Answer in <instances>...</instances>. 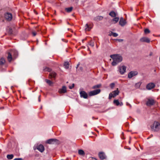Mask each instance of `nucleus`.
Here are the masks:
<instances>
[{
	"label": "nucleus",
	"mask_w": 160,
	"mask_h": 160,
	"mask_svg": "<svg viewBox=\"0 0 160 160\" xmlns=\"http://www.w3.org/2000/svg\"><path fill=\"white\" fill-rule=\"evenodd\" d=\"M109 35V36H111L112 35L113 37H116L118 36V34L115 32H111V34L110 33Z\"/></svg>",
	"instance_id": "obj_31"
},
{
	"label": "nucleus",
	"mask_w": 160,
	"mask_h": 160,
	"mask_svg": "<svg viewBox=\"0 0 160 160\" xmlns=\"http://www.w3.org/2000/svg\"><path fill=\"white\" fill-rule=\"evenodd\" d=\"M4 17L8 21H11L12 19V14L9 12H7L4 14Z\"/></svg>",
	"instance_id": "obj_7"
},
{
	"label": "nucleus",
	"mask_w": 160,
	"mask_h": 160,
	"mask_svg": "<svg viewBox=\"0 0 160 160\" xmlns=\"http://www.w3.org/2000/svg\"><path fill=\"white\" fill-rule=\"evenodd\" d=\"M155 102V101L153 99L148 98L147 99L146 104L147 106L150 107L154 104Z\"/></svg>",
	"instance_id": "obj_4"
},
{
	"label": "nucleus",
	"mask_w": 160,
	"mask_h": 160,
	"mask_svg": "<svg viewBox=\"0 0 160 160\" xmlns=\"http://www.w3.org/2000/svg\"><path fill=\"white\" fill-rule=\"evenodd\" d=\"M45 81L50 86H52L53 83V82L52 81L48 79H45Z\"/></svg>",
	"instance_id": "obj_23"
},
{
	"label": "nucleus",
	"mask_w": 160,
	"mask_h": 160,
	"mask_svg": "<svg viewBox=\"0 0 160 160\" xmlns=\"http://www.w3.org/2000/svg\"><path fill=\"white\" fill-rule=\"evenodd\" d=\"M127 105H129V106H130V107H131V105L129 103H127Z\"/></svg>",
	"instance_id": "obj_42"
},
{
	"label": "nucleus",
	"mask_w": 160,
	"mask_h": 160,
	"mask_svg": "<svg viewBox=\"0 0 160 160\" xmlns=\"http://www.w3.org/2000/svg\"><path fill=\"white\" fill-rule=\"evenodd\" d=\"M154 71H155H155H156V70H154Z\"/></svg>",
	"instance_id": "obj_50"
},
{
	"label": "nucleus",
	"mask_w": 160,
	"mask_h": 160,
	"mask_svg": "<svg viewBox=\"0 0 160 160\" xmlns=\"http://www.w3.org/2000/svg\"><path fill=\"white\" fill-rule=\"evenodd\" d=\"M86 31H89L92 27V24L87 23L85 26Z\"/></svg>",
	"instance_id": "obj_16"
},
{
	"label": "nucleus",
	"mask_w": 160,
	"mask_h": 160,
	"mask_svg": "<svg viewBox=\"0 0 160 160\" xmlns=\"http://www.w3.org/2000/svg\"><path fill=\"white\" fill-rule=\"evenodd\" d=\"M29 84L30 85V81H29Z\"/></svg>",
	"instance_id": "obj_45"
},
{
	"label": "nucleus",
	"mask_w": 160,
	"mask_h": 160,
	"mask_svg": "<svg viewBox=\"0 0 160 160\" xmlns=\"http://www.w3.org/2000/svg\"><path fill=\"white\" fill-rule=\"evenodd\" d=\"M5 62V59L2 58L0 59V65H2L4 64Z\"/></svg>",
	"instance_id": "obj_26"
},
{
	"label": "nucleus",
	"mask_w": 160,
	"mask_h": 160,
	"mask_svg": "<svg viewBox=\"0 0 160 160\" xmlns=\"http://www.w3.org/2000/svg\"><path fill=\"white\" fill-rule=\"evenodd\" d=\"M103 18V17L101 16H98L94 18V20L97 21L101 20Z\"/></svg>",
	"instance_id": "obj_21"
},
{
	"label": "nucleus",
	"mask_w": 160,
	"mask_h": 160,
	"mask_svg": "<svg viewBox=\"0 0 160 160\" xmlns=\"http://www.w3.org/2000/svg\"><path fill=\"white\" fill-rule=\"evenodd\" d=\"M32 34L33 36H35L37 34V33L35 32H32Z\"/></svg>",
	"instance_id": "obj_38"
},
{
	"label": "nucleus",
	"mask_w": 160,
	"mask_h": 160,
	"mask_svg": "<svg viewBox=\"0 0 160 160\" xmlns=\"http://www.w3.org/2000/svg\"><path fill=\"white\" fill-rule=\"evenodd\" d=\"M119 20V18L118 17H114V18L112 20V21H113L115 22L114 23H115L118 22V20Z\"/></svg>",
	"instance_id": "obj_30"
},
{
	"label": "nucleus",
	"mask_w": 160,
	"mask_h": 160,
	"mask_svg": "<svg viewBox=\"0 0 160 160\" xmlns=\"http://www.w3.org/2000/svg\"><path fill=\"white\" fill-rule=\"evenodd\" d=\"M63 160V159H62V160Z\"/></svg>",
	"instance_id": "obj_51"
},
{
	"label": "nucleus",
	"mask_w": 160,
	"mask_h": 160,
	"mask_svg": "<svg viewBox=\"0 0 160 160\" xmlns=\"http://www.w3.org/2000/svg\"><path fill=\"white\" fill-rule=\"evenodd\" d=\"M110 57L113 60L112 64L113 66L116 65L119 62H121L122 60V57L118 55H111Z\"/></svg>",
	"instance_id": "obj_1"
},
{
	"label": "nucleus",
	"mask_w": 160,
	"mask_h": 160,
	"mask_svg": "<svg viewBox=\"0 0 160 160\" xmlns=\"http://www.w3.org/2000/svg\"><path fill=\"white\" fill-rule=\"evenodd\" d=\"M58 92L60 94L66 93L67 92L66 87L64 86H63L61 88L59 89Z\"/></svg>",
	"instance_id": "obj_10"
},
{
	"label": "nucleus",
	"mask_w": 160,
	"mask_h": 160,
	"mask_svg": "<svg viewBox=\"0 0 160 160\" xmlns=\"http://www.w3.org/2000/svg\"><path fill=\"white\" fill-rule=\"evenodd\" d=\"M126 22L123 18H121L119 22V24L122 26H123L125 25Z\"/></svg>",
	"instance_id": "obj_18"
},
{
	"label": "nucleus",
	"mask_w": 160,
	"mask_h": 160,
	"mask_svg": "<svg viewBox=\"0 0 160 160\" xmlns=\"http://www.w3.org/2000/svg\"><path fill=\"white\" fill-rule=\"evenodd\" d=\"M89 45L91 46L92 47H93L94 46V43L93 42H92V41H91L89 43Z\"/></svg>",
	"instance_id": "obj_35"
},
{
	"label": "nucleus",
	"mask_w": 160,
	"mask_h": 160,
	"mask_svg": "<svg viewBox=\"0 0 160 160\" xmlns=\"http://www.w3.org/2000/svg\"><path fill=\"white\" fill-rule=\"evenodd\" d=\"M152 54V53H151L150 54V55H151Z\"/></svg>",
	"instance_id": "obj_48"
},
{
	"label": "nucleus",
	"mask_w": 160,
	"mask_h": 160,
	"mask_svg": "<svg viewBox=\"0 0 160 160\" xmlns=\"http://www.w3.org/2000/svg\"><path fill=\"white\" fill-rule=\"evenodd\" d=\"M80 94L81 97L83 98H88V94L85 91H81L80 92Z\"/></svg>",
	"instance_id": "obj_13"
},
{
	"label": "nucleus",
	"mask_w": 160,
	"mask_h": 160,
	"mask_svg": "<svg viewBox=\"0 0 160 160\" xmlns=\"http://www.w3.org/2000/svg\"><path fill=\"white\" fill-rule=\"evenodd\" d=\"M88 50H89V48H88Z\"/></svg>",
	"instance_id": "obj_47"
},
{
	"label": "nucleus",
	"mask_w": 160,
	"mask_h": 160,
	"mask_svg": "<svg viewBox=\"0 0 160 160\" xmlns=\"http://www.w3.org/2000/svg\"><path fill=\"white\" fill-rule=\"evenodd\" d=\"M126 67L125 66H120L119 67L118 70L121 74H123L126 72Z\"/></svg>",
	"instance_id": "obj_6"
},
{
	"label": "nucleus",
	"mask_w": 160,
	"mask_h": 160,
	"mask_svg": "<svg viewBox=\"0 0 160 160\" xmlns=\"http://www.w3.org/2000/svg\"><path fill=\"white\" fill-rule=\"evenodd\" d=\"M101 86V84H98L94 85L92 87V89H95L96 88H99Z\"/></svg>",
	"instance_id": "obj_32"
},
{
	"label": "nucleus",
	"mask_w": 160,
	"mask_h": 160,
	"mask_svg": "<svg viewBox=\"0 0 160 160\" xmlns=\"http://www.w3.org/2000/svg\"><path fill=\"white\" fill-rule=\"evenodd\" d=\"M155 85L154 83L151 82L148 83L146 86V88L148 90H151L153 88L155 87Z\"/></svg>",
	"instance_id": "obj_11"
},
{
	"label": "nucleus",
	"mask_w": 160,
	"mask_h": 160,
	"mask_svg": "<svg viewBox=\"0 0 160 160\" xmlns=\"http://www.w3.org/2000/svg\"><path fill=\"white\" fill-rule=\"evenodd\" d=\"M64 66L65 68L66 69L68 68L69 66V62H65Z\"/></svg>",
	"instance_id": "obj_25"
},
{
	"label": "nucleus",
	"mask_w": 160,
	"mask_h": 160,
	"mask_svg": "<svg viewBox=\"0 0 160 160\" xmlns=\"http://www.w3.org/2000/svg\"><path fill=\"white\" fill-rule=\"evenodd\" d=\"M141 85V83L140 82L136 83L135 85V87L136 88H139Z\"/></svg>",
	"instance_id": "obj_33"
},
{
	"label": "nucleus",
	"mask_w": 160,
	"mask_h": 160,
	"mask_svg": "<svg viewBox=\"0 0 160 160\" xmlns=\"http://www.w3.org/2000/svg\"><path fill=\"white\" fill-rule=\"evenodd\" d=\"M101 90L100 89H98L94 90L88 93L89 96H91L97 95L100 93Z\"/></svg>",
	"instance_id": "obj_5"
},
{
	"label": "nucleus",
	"mask_w": 160,
	"mask_h": 160,
	"mask_svg": "<svg viewBox=\"0 0 160 160\" xmlns=\"http://www.w3.org/2000/svg\"><path fill=\"white\" fill-rule=\"evenodd\" d=\"M58 140L56 139H50L47 140L46 143L49 144H53L55 143H58Z\"/></svg>",
	"instance_id": "obj_8"
},
{
	"label": "nucleus",
	"mask_w": 160,
	"mask_h": 160,
	"mask_svg": "<svg viewBox=\"0 0 160 160\" xmlns=\"http://www.w3.org/2000/svg\"><path fill=\"white\" fill-rule=\"evenodd\" d=\"M84 126H86V127L87 126V125L86 124H85Z\"/></svg>",
	"instance_id": "obj_46"
},
{
	"label": "nucleus",
	"mask_w": 160,
	"mask_h": 160,
	"mask_svg": "<svg viewBox=\"0 0 160 160\" xmlns=\"http://www.w3.org/2000/svg\"><path fill=\"white\" fill-rule=\"evenodd\" d=\"M151 128L154 131H158L160 130V122L155 121L153 125L151 126Z\"/></svg>",
	"instance_id": "obj_2"
},
{
	"label": "nucleus",
	"mask_w": 160,
	"mask_h": 160,
	"mask_svg": "<svg viewBox=\"0 0 160 160\" xmlns=\"http://www.w3.org/2000/svg\"><path fill=\"white\" fill-rule=\"evenodd\" d=\"M138 74V72L137 71H132L129 72L128 75V77L131 78L134 76H136Z\"/></svg>",
	"instance_id": "obj_9"
},
{
	"label": "nucleus",
	"mask_w": 160,
	"mask_h": 160,
	"mask_svg": "<svg viewBox=\"0 0 160 160\" xmlns=\"http://www.w3.org/2000/svg\"><path fill=\"white\" fill-rule=\"evenodd\" d=\"M79 65V64H77V68H78V67Z\"/></svg>",
	"instance_id": "obj_43"
},
{
	"label": "nucleus",
	"mask_w": 160,
	"mask_h": 160,
	"mask_svg": "<svg viewBox=\"0 0 160 160\" xmlns=\"http://www.w3.org/2000/svg\"><path fill=\"white\" fill-rule=\"evenodd\" d=\"M8 56L7 57V59L9 62H10L12 60V54L10 52H8Z\"/></svg>",
	"instance_id": "obj_20"
},
{
	"label": "nucleus",
	"mask_w": 160,
	"mask_h": 160,
	"mask_svg": "<svg viewBox=\"0 0 160 160\" xmlns=\"http://www.w3.org/2000/svg\"><path fill=\"white\" fill-rule=\"evenodd\" d=\"M13 156H14L13 154H8L7 155V157L8 159L10 160L13 158Z\"/></svg>",
	"instance_id": "obj_29"
},
{
	"label": "nucleus",
	"mask_w": 160,
	"mask_h": 160,
	"mask_svg": "<svg viewBox=\"0 0 160 160\" xmlns=\"http://www.w3.org/2000/svg\"><path fill=\"white\" fill-rule=\"evenodd\" d=\"M113 103L117 106L120 105V106H122L123 105L122 103L121 102L120 103L118 100H114L113 101Z\"/></svg>",
	"instance_id": "obj_19"
},
{
	"label": "nucleus",
	"mask_w": 160,
	"mask_h": 160,
	"mask_svg": "<svg viewBox=\"0 0 160 160\" xmlns=\"http://www.w3.org/2000/svg\"><path fill=\"white\" fill-rule=\"evenodd\" d=\"M151 137H152L153 136V135L152 134H151Z\"/></svg>",
	"instance_id": "obj_44"
},
{
	"label": "nucleus",
	"mask_w": 160,
	"mask_h": 160,
	"mask_svg": "<svg viewBox=\"0 0 160 160\" xmlns=\"http://www.w3.org/2000/svg\"><path fill=\"white\" fill-rule=\"evenodd\" d=\"M52 70L51 68H48L46 67L45 68L43 69V71L44 72H50Z\"/></svg>",
	"instance_id": "obj_28"
},
{
	"label": "nucleus",
	"mask_w": 160,
	"mask_h": 160,
	"mask_svg": "<svg viewBox=\"0 0 160 160\" xmlns=\"http://www.w3.org/2000/svg\"><path fill=\"white\" fill-rule=\"evenodd\" d=\"M119 93V91L118 90V89L117 88V89L114 91L111 92L109 96V99H110L112 98H114L117 95H118Z\"/></svg>",
	"instance_id": "obj_3"
},
{
	"label": "nucleus",
	"mask_w": 160,
	"mask_h": 160,
	"mask_svg": "<svg viewBox=\"0 0 160 160\" xmlns=\"http://www.w3.org/2000/svg\"><path fill=\"white\" fill-rule=\"evenodd\" d=\"M37 149L40 152H42L44 150V147L43 145L40 144L37 147Z\"/></svg>",
	"instance_id": "obj_17"
},
{
	"label": "nucleus",
	"mask_w": 160,
	"mask_h": 160,
	"mask_svg": "<svg viewBox=\"0 0 160 160\" xmlns=\"http://www.w3.org/2000/svg\"><path fill=\"white\" fill-rule=\"evenodd\" d=\"M109 15L111 16L112 17H115L116 16V14L115 13V12H114L113 11H112L111 12H110Z\"/></svg>",
	"instance_id": "obj_22"
},
{
	"label": "nucleus",
	"mask_w": 160,
	"mask_h": 160,
	"mask_svg": "<svg viewBox=\"0 0 160 160\" xmlns=\"http://www.w3.org/2000/svg\"><path fill=\"white\" fill-rule=\"evenodd\" d=\"M140 41L141 42H146L149 43L150 42V39L147 37H143L140 39Z\"/></svg>",
	"instance_id": "obj_14"
},
{
	"label": "nucleus",
	"mask_w": 160,
	"mask_h": 160,
	"mask_svg": "<svg viewBox=\"0 0 160 160\" xmlns=\"http://www.w3.org/2000/svg\"><path fill=\"white\" fill-rule=\"evenodd\" d=\"M98 156L102 160L105 159L106 158L105 153L103 152H100L98 154Z\"/></svg>",
	"instance_id": "obj_15"
},
{
	"label": "nucleus",
	"mask_w": 160,
	"mask_h": 160,
	"mask_svg": "<svg viewBox=\"0 0 160 160\" xmlns=\"http://www.w3.org/2000/svg\"><path fill=\"white\" fill-rule=\"evenodd\" d=\"M41 96L40 95H39V97H38V101L39 102H40L41 100H40V97Z\"/></svg>",
	"instance_id": "obj_40"
},
{
	"label": "nucleus",
	"mask_w": 160,
	"mask_h": 160,
	"mask_svg": "<svg viewBox=\"0 0 160 160\" xmlns=\"http://www.w3.org/2000/svg\"><path fill=\"white\" fill-rule=\"evenodd\" d=\"M95 160H97L95 158Z\"/></svg>",
	"instance_id": "obj_49"
},
{
	"label": "nucleus",
	"mask_w": 160,
	"mask_h": 160,
	"mask_svg": "<svg viewBox=\"0 0 160 160\" xmlns=\"http://www.w3.org/2000/svg\"><path fill=\"white\" fill-rule=\"evenodd\" d=\"M115 86V84L114 83H112L110 85V86L111 88H113Z\"/></svg>",
	"instance_id": "obj_36"
},
{
	"label": "nucleus",
	"mask_w": 160,
	"mask_h": 160,
	"mask_svg": "<svg viewBox=\"0 0 160 160\" xmlns=\"http://www.w3.org/2000/svg\"><path fill=\"white\" fill-rule=\"evenodd\" d=\"M118 40L119 42H121V41H123V40L122 39H118Z\"/></svg>",
	"instance_id": "obj_41"
},
{
	"label": "nucleus",
	"mask_w": 160,
	"mask_h": 160,
	"mask_svg": "<svg viewBox=\"0 0 160 160\" xmlns=\"http://www.w3.org/2000/svg\"><path fill=\"white\" fill-rule=\"evenodd\" d=\"M72 9L73 8L72 7H70L68 8H66L65 9V10L67 12H69L72 11Z\"/></svg>",
	"instance_id": "obj_27"
},
{
	"label": "nucleus",
	"mask_w": 160,
	"mask_h": 160,
	"mask_svg": "<svg viewBox=\"0 0 160 160\" xmlns=\"http://www.w3.org/2000/svg\"><path fill=\"white\" fill-rule=\"evenodd\" d=\"M22 159L21 158H16L13 160H21Z\"/></svg>",
	"instance_id": "obj_39"
},
{
	"label": "nucleus",
	"mask_w": 160,
	"mask_h": 160,
	"mask_svg": "<svg viewBox=\"0 0 160 160\" xmlns=\"http://www.w3.org/2000/svg\"><path fill=\"white\" fill-rule=\"evenodd\" d=\"M57 73L54 72L52 71L51 72L49 75L48 78L50 79L53 78L55 80L57 76Z\"/></svg>",
	"instance_id": "obj_12"
},
{
	"label": "nucleus",
	"mask_w": 160,
	"mask_h": 160,
	"mask_svg": "<svg viewBox=\"0 0 160 160\" xmlns=\"http://www.w3.org/2000/svg\"><path fill=\"white\" fill-rule=\"evenodd\" d=\"M144 33L145 34H147L149 33L150 32V31L148 28H146L144 30Z\"/></svg>",
	"instance_id": "obj_34"
},
{
	"label": "nucleus",
	"mask_w": 160,
	"mask_h": 160,
	"mask_svg": "<svg viewBox=\"0 0 160 160\" xmlns=\"http://www.w3.org/2000/svg\"><path fill=\"white\" fill-rule=\"evenodd\" d=\"M78 153L80 155L82 156H84L85 154L84 151L83 150L81 149L78 150Z\"/></svg>",
	"instance_id": "obj_24"
},
{
	"label": "nucleus",
	"mask_w": 160,
	"mask_h": 160,
	"mask_svg": "<svg viewBox=\"0 0 160 160\" xmlns=\"http://www.w3.org/2000/svg\"><path fill=\"white\" fill-rule=\"evenodd\" d=\"M74 84H73L72 86H69V88L70 89H72L74 87Z\"/></svg>",
	"instance_id": "obj_37"
}]
</instances>
